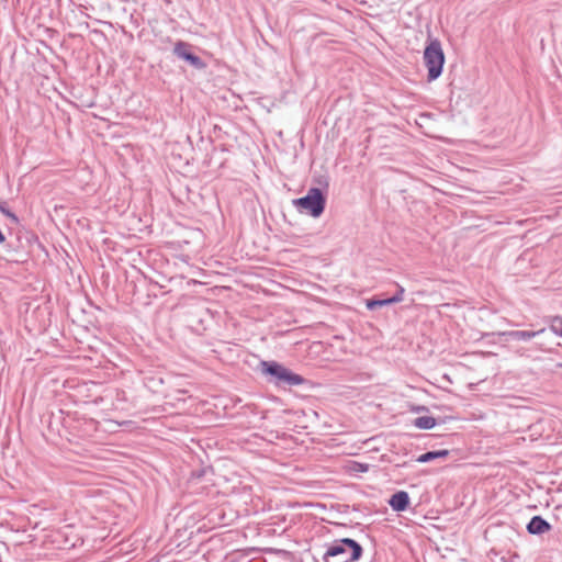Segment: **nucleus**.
<instances>
[{
  "instance_id": "1",
  "label": "nucleus",
  "mask_w": 562,
  "mask_h": 562,
  "mask_svg": "<svg viewBox=\"0 0 562 562\" xmlns=\"http://www.w3.org/2000/svg\"><path fill=\"white\" fill-rule=\"evenodd\" d=\"M363 553L359 542L351 538H342L335 541L324 554L325 562H355Z\"/></svg>"
},
{
  "instance_id": "2",
  "label": "nucleus",
  "mask_w": 562,
  "mask_h": 562,
  "mask_svg": "<svg viewBox=\"0 0 562 562\" xmlns=\"http://www.w3.org/2000/svg\"><path fill=\"white\" fill-rule=\"evenodd\" d=\"M293 205L301 213H306L313 217H319L326 206V196L319 188H310L307 193L293 200Z\"/></svg>"
},
{
  "instance_id": "3",
  "label": "nucleus",
  "mask_w": 562,
  "mask_h": 562,
  "mask_svg": "<svg viewBox=\"0 0 562 562\" xmlns=\"http://www.w3.org/2000/svg\"><path fill=\"white\" fill-rule=\"evenodd\" d=\"M424 63L428 70V81H434L441 76L445 65V54L438 40L431 41L426 46L424 50Z\"/></svg>"
},
{
  "instance_id": "4",
  "label": "nucleus",
  "mask_w": 562,
  "mask_h": 562,
  "mask_svg": "<svg viewBox=\"0 0 562 562\" xmlns=\"http://www.w3.org/2000/svg\"><path fill=\"white\" fill-rule=\"evenodd\" d=\"M172 52L179 59L187 61L198 70H202L206 67V63L200 56L191 52V45L187 42H176Z\"/></svg>"
},
{
  "instance_id": "5",
  "label": "nucleus",
  "mask_w": 562,
  "mask_h": 562,
  "mask_svg": "<svg viewBox=\"0 0 562 562\" xmlns=\"http://www.w3.org/2000/svg\"><path fill=\"white\" fill-rule=\"evenodd\" d=\"M262 373L270 376L276 385H280L285 367L277 361H261Z\"/></svg>"
},
{
  "instance_id": "6",
  "label": "nucleus",
  "mask_w": 562,
  "mask_h": 562,
  "mask_svg": "<svg viewBox=\"0 0 562 562\" xmlns=\"http://www.w3.org/2000/svg\"><path fill=\"white\" fill-rule=\"evenodd\" d=\"M389 505L394 512H405L409 506V495L405 491L395 492L389 499Z\"/></svg>"
},
{
  "instance_id": "7",
  "label": "nucleus",
  "mask_w": 562,
  "mask_h": 562,
  "mask_svg": "<svg viewBox=\"0 0 562 562\" xmlns=\"http://www.w3.org/2000/svg\"><path fill=\"white\" fill-rule=\"evenodd\" d=\"M546 329L540 330H508L504 331L502 335L506 337L508 340L516 341H529L538 335L544 333Z\"/></svg>"
},
{
  "instance_id": "8",
  "label": "nucleus",
  "mask_w": 562,
  "mask_h": 562,
  "mask_svg": "<svg viewBox=\"0 0 562 562\" xmlns=\"http://www.w3.org/2000/svg\"><path fill=\"white\" fill-rule=\"evenodd\" d=\"M551 529V525L541 516H533L527 524V531L530 535H542Z\"/></svg>"
},
{
  "instance_id": "9",
  "label": "nucleus",
  "mask_w": 562,
  "mask_h": 562,
  "mask_svg": "<svg viewBox=\"0 0 562 562\" xmlns=\"http://www.w3.org/2000/svg\"><path fill=\"white\" fill-rule=\"evenodd\" d=\"M305 382V378L297 373H294L293 371L286 368L282 374V379L280 381L279 386H299L304 384Z\"/></svg>"
},
{
  "instance_id": "10",
  "label": "nucleus",
  "mask_w": 562,
  "mask_h": 562,
  "mask_svg": "<svg viewBox=\"0 0 562 562\" xmlns=\"http://www.w3.org/2000/svg\"><path fill=\"white\" fill-rule=\"evenodd\" d=\"M448 454H449V451L447 449L427 451V452L420 454L416 461L419 463H427V462L434 461L439 458H446Z\"/></svg>"
},
{
  "instance_id": "11",
  "label": "nucleus",
  "mask_w": 562,
  "mask_h": 562,
  "mask_svg": "<svg viewBox=\"0 0 562 562\" xmlns=\"http://www.w3.org/2000/svg\"><path fill=\"white\" fill-rule=\"evenodd\" d=\"M413 425L418 429L428 430L434 428L437 425V422L431 416H420L413 422Z\"/></svg>"
},
{
  "instance_id": "12",
  "label": "nucleus",
  "mask_w": 562,
  "mask_h": 562,
  "mask_svg": "<svg viewBox=\"0 0 562 562\" xmlns=\"http://www.w3.org/2000/svg\"><path fill=\"white\" fill-rule=\"evenodd\" d=\"M391 304H393L391 296L386 297V299H370V300H367V302H366V306L370 311H373L378 307L387 306Z\"/></svg>"
},
{
  "instance_id": "13",
  "label": "nucleus",
  "mask_w": 562,
  "mask_h": 562,
  "mask_svg": "<svg viewBox=\"0 0 562 562\" xmlns=\"http://www.w3.org/2000/svg\"><path fill=\"white\" fill-rule=\"evenodd\" d=\"M0 212L10 218L13 224L19 223V217L13 212H11L4 203L0 204Z\"/></svg>"
},
{
  "instance_id": "14",
  "label": "nucleus",
  "mask_w": 562,
  "mask_h": 562,
  "mask_svg": "<svg viewBox=\"0 0 562 562\" xmlns=\"http://www.w3.org/2000/svg\"><path fill=\"white\" fill-rule=\"evenodd\" d=\"M350 469L355 472L366 473L369 471V464L353 461Z\"/></svg>"
},
{
  "instance_id": "15",
  "label": "nucleus",
  "mask_w": 562,
  "mask_h": 562,
  "mask_svg": "<svg viewBox=\"0 0 562 562\" xmlns=\"http://www.w3.org/2000/svg\"><path fill=\"white\" fill-rule=\"evenodd\" d=\"M405 289L401 285H397V290L394 295L391 296V300L393 301V304L400 303L404 299Z\"/></svg>"
},
{
  "instance_id": "16",
  "label": "nucleus",
  "mask_w": 562,
  "mask_h": 562,
  "mask_svg": "<svg viewBox=\"0 0 562 562\" xmlns=\"http://www.w3.org/2000/svg\"><path fill=\"white\" fill-rule=\"evenodd\" d=\"M427 411H428V408L424 405H416L411 408V412H413V413H422V412H427Z\"/></svg>"
},
{
  "instance_id": "17",
  "label": "nucleus",
  "mask_w": 562,
  "mask_h": 562,
  "mask_svg": "<svg viewBox=\"0 0 562 562\" xmlns=\"http://www.w3.org/2000/svg\"><path fill=\"white\" fill-rule=\"evenodd\" d=\"M560 335H561V337H562V328H561V334H560Z\"/></svg>"
},
{
  "instance_id": "18",
  "label": "nucleus",
  "mask_w": 562,
  "mask_h": 562,
  "mask_svg": "<svg viewBox=\"0 0 562 562\" xmlns=\"http://www.w3.org/2000/svg\"><path fill=\"white\" fill-rule=\"evenodd\" d=\"M562 367V364H560Z\"/></svg>"
}]
</instances>
